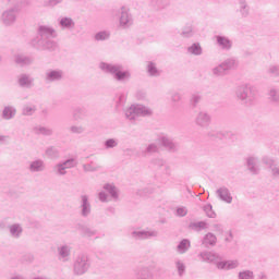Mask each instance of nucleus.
Returning a JSON list of instances; mask_svg holds the SVG:
<instances>
[{
  "mask_svg": "<svg viewBox=\"0 0 279 279\" xmlns=\"http://www.w3.org/2000/svg\"><path fill=\"white\" fill-rule=\"evenodd\" d=\"M37 37L33 40L37 49L53 51L58 44L52 38H58V33L51 26L41 25L38 27Z\"/></svg>",
  "mask_w": 279,
  "mask_h": 279,
  "instance_id": "1",
  "label": "nucleus"
},
{
  "mask_svg": "<svg viewBox=\"0 0 279 279\" xmlns=\"http://www.w3.org/2000/svg\"><path fill=\"white\" fill-rule=\"evenodd\" d=\"M99 69L104 71V73L111 75L116 82H128L132 77V73L128 70L123 71V65L120 63L101 62Z\"/></svg>",
  "mask_w": 279,
  "mask_h": 279,
  "instance_id": "2",
  "label": "nucleus"
},
{
  "mask_svg": "<svg viewBox=\"0 0 279 279\" xmlns=\"http://www.w3.org/2000/svg\"><path fill=\"white\" fill-rule=\"evenodd\" d=\"M235 97L243 106H254V101H256V89L252 85H240L235 88Z\"/></svg>",
  "mask_w": 279,
  "mask_h": 279,
  "instance_id": "3",
  "label": "nucleus"
},
{
  "mask_svg": "<svg viewBox=\"0 0 279 279\" xmlns=\"http://www.w3.org/2000/svg\"><path fill=\"white\" fill-rule=\"evenodd\" d=\"M151 114H154V111L145 105H132L125 111V118L129 121H136L138 117H151Z\"/></svg>",
  "mask_w": 279,
  "mask_h": 279,
  "instance_id": "4",
  "label": "nucleus"
},
{
  "mask_svg": "<svg viewBox=\"0 0 279 279\" xmlns=\"http://www.w3.org/2000/svg\"><path fill=\"white\" fill-rule=\"evenodd\" d=\"M88 269H90V259L88 258V255L84 253L78 254L73 264L74 276H84Z\"/></svg>",
  "mask_w": 279,
  "mask_h": 279,
  "instance_id": "5",
  "label": "nucleus"
},
{
  "mask_svg": "<svg viewBox=\"0 0 279 279\" xmlns=\"http://www.w3.org/2000/svg\"><path fill=\"white\" fill-rule=\"evenodd\" d=\"M119 14V27H121V29H130V27L134 25V17L132 16L130 9L121 7Z\"/></svg>",
  "mask_w": 279,
  "mask_h": 279,
  "instance_id": "6",
  "label": "nucleus"
},
{
  "mask_svg": "<svg viewBox=\"0 0 279 279\" xmlns=\"http://www.w3.org/2000/svg\"><path fill=\"white\" fill-rule=\"evenodd\" d=\"M64 80V71L60 69H48L44 74V82L46 84H56V82H62Z\"/></svg>",
  "mask_w": 279,
  "mask_h": 279,
  "instance_id": "7",
  "label": "nucleus"
},
{
  "mask_svg": "<svg viewBox=\"0 0 279 279\" xmlns=\"http://www.w3.org/2000/svg\"><path fill=\"white\" fill-rule=\"evenodd\" d=\"M194 123L198 128H209L213 123V116L208 111H199L195 117Z\"/></svg>",
  "mask_w": 279,
  "mask_h": 279,
  "instance_id": "8",
  "label": "nucleus"
},
{
  "mask_svg": "<svg viewBox=\"0 0 279 279\" xmlns=\"http://www.w3.org/2000/svg\"><path fill=\"white\" fill-rule=\"evenodd\" d=\"M16 14H19V10L16 8L9 9L2 13L1 21L3 25L10 27V25H14L16 22Z\"/></svg>",
  "mask_w": 279,
  "mask_h": 279,
  "instance_id": "9",
  "label": "nucleus"
},
{
  "mask_svg": "<svg viewBox=\"0 0 279 279\" xmlns=\"http://www.w3.org/2000/svg\"><path fill=\"white\" fill-rule=\"evenodd\" d=\"M158 143H160V145H162L165 149L171 151L172 154L178 150V144H175V142H173V138H171L169 135H159Z\"/></svg>",
  "mask_w": 279,
  "mask_h": 279,
  "instance_id": "10",
  "label": "nucleus"
},
{
  "mask_svg": "<svg viewBox=\"0 0 279 279\" xmlns=\"http://www.w3.org/2000/svg\"><path fill=\"white\" fill-rule=\"evenodd\" d=\"M156 236H158V231L156 230H141L131 232V238H133L135 241H145L147 239H155Z\"/></svg>",
  "mask_w": 279,
  "mask_h": 279,
  "instance_id": "11",
  "label": "nucleus"
},
{
  "mask_svg": "<svg viewBox=\"0 0 279 279\" xmlns=\"http://www.w3.org/2000/svg\"><path fill=\"white\" fill-rule=\"evenodd\" d=\"M28 171L29 173H43L47 169V165H45V160L35 159L28 162Z\"/></svg>",
  "mask_w": 279,
  "mask_h": 279,
  "instance_id": "12",
  "label": "nucleus"
},
{
  "mask_svg": "<svg viewBox=\"0 0 279 279\" xmlns=\"http://www.w3.org/2000/svg\"><path fill=\"white\" fill-rule=\"evenodd\" d=\"M58 259L61 263H69L71 260V245L63 244L57 248Z\"/></svg>",
  "mask_w": 279,
  "mask_h": 279,
  "instance_id": "13",
  "label": "nucleus"
},
{
  "mask_svg": "<svg viewBox=\"0 0 279 279\" xmlns=\"http://www.w3.org/2000/svg\"><path fill=\"white\" fill-rule=\"evenodd\" d=\"M262 161L264 165L269 167L274 178H279V167H278V161L271 157H263Z\"/></svg>",
  "mask_w": 279,
  "mask_h": 279,
  "instance_id": "14",
  "label": "nucleus"
},
{
  "mask_svg": "<svg viewBox=\"0 0 279 279\" xmlns=\"http://www.w3.org/2000/svg\"><path fill=\"white\" fill-rule=\"evenodd\" d=\"M216 195L221 202H225L226 204H232V194L228 187L221 186L216 191Z\"/></svg>",
  "mask_w": 279,
  "mask_h": 279,
  "instance_id": "15",
  "label": "nucleus"
},
{
  "mask_svg": "<svg viewBox=\"0 0 279 279\" xmlns=\"http://www.w3.org/2000/svg\"><path fill=\"white\" fill-rule=\"evenodd\" d=\"M135 279H154V271L147 266H142L136 269Z\"/></svg>",
  "mask_w": 279,
  "mask_h": 279,
  "instance_id": "16",
  "label": "nucleus"
},
{
  "mask_svg": "<svg viewBox=\"0 0 279 279\" xmlns=\"http://www.w3.org/2000/svg\"><path fill=\"white\" fill-rule=\"evenodd\" d=\"M93 213L90 202L88 201V195H81V215L83 217H88Z\"/></svg>",
  "mask_w": 279,
  "mask_h": 279,
  "instance_id": "17",
  "label": "nucleus"
},
{
  "mask_svg": "<svg viewBox=\"0 0 279 279\" xmlns=\"http://www.w3.org/2000/svg\"><path fill=\"white\" fill-rule=\"evenodd\" d=\"M198 257L201 260H203V263H214L216 265L219 263V255L210 251L201 252Z\"/></svg>",
  "mask_w": 279,
  "mask_h": 279,
  "instance_id": "18",
  "label": "nucleus"
},
{
  "mask_svg": "<svg viewBox=\"0 0 279 279\" xmlns=\"http://www.w3.org/2000/svg\"><path fill=\"white\" fill-rule=\"evenodd\" d=\"M216 43L222 51H230V49H232V40L223 35H217Z\"/></svg>",
  "mask_w": 279,
  "mask_h": 279,
  "instance_id": "19",
  "label": "nucleus"
},
{
  "mask_svg": "<svg viewBox=\"0 0 279 279\" xmlns=\"http://www.w3.org/2000/svg\"><path fill=\"white\" fill-rule=\"evenodd\" d=\"M17 84L21 86V88H33L34 77H32L29 74H20Z\"/></svg>",
  "mask_w": 279,
  "mask_h": 279,
  "instance_id": "20",
  "label": "nucleus"
},
{
  "mask_svg": "<svg viewBox=\"0 0 279 279\" xmlns=\"http://www.w3.org/2000/svg\"><path fill=\"white\" fill-rule=\"evenodd\" d=\"M246 166L248 171L253 174V175H258L260 169L258 168V158L256 157H248L246 159Z\"/></svg>",
  "mask_w": 279,
  "mask_h": 279,
  "instance_id": "21",
  "label": "nucleus"
},
{
  "mask_svg": "<svg viewBox=\"0 0 279 279\" xmlns=\"http://www.w3.org/2000/svg\"><path fill=\"white\" fill-rule=\"evenodd\" d=\"M59 26L61 29H68L69 32L75 29V21L69 16H63L59 20Z\"/></svg>",
  "mask_w": 279,
  "mask_h": 279,
  "instance_id": "22",
  "label": "nucleus"
},
{
  "mask_svg": "<svg viewBox=\"0 0 279 279\" xmlns=\"http://www.w3.org/2000/svg\"><path fill=\"white\" fill-rule=\"evenodd\" d=\"M218 269H225L229 271L230 269H236L239 267V260H223V262H218L217 263Z\"/></svg>",
  "mask_w": 279,
  "mask_h": 279,
  "instance_id": "23",
  "label": "nucleus"
},
{
  "mask_svg": "<svg viewBox=\"0 0 279 279\" xmlns=\"http://www.w3.org/2000/svg\"><path fill=\"white\" fill-rule=\"evenodd\" d=\"M9 232L12 239H21V235L23 234V226H21V223L10 225Z\"/></svg>",
  "mask_w": 279,
  "mask_h": 279,
  "instance_id": "24",
  "label": "nucleus"
},
{
  "mask_svg": "<svg viewBox=\"0 0 279 279\" xmlns=\"http://www.w3.org/2000/svg\"><path fill=\"white\" fill-rule=\"evenodd\" d=\"M14 62L17 63L19 66H29V64L34 62V58L24 54H16L14 57Z\"/></svg>",
  "mask_w": 279,
  "mask_h": 279,
  "instance_id": "25",
  "label": "nucleus"
},
{
  "mask_svg": "<svg viewBox=\"0 0 279 279\" xmlns=\"http://www.w3.org/2000/svg\"><path fill=\"white\" fill-rule=\"evenodd\" d=\"M268 100L275 106H279V87L272 86L268 89Z\"/></svg>",
  "mask_w": 279,
  "mask_h": 279,
  "instance_id": "26",
  "label": "nucleus"
},
{
  "mask_svg": "<svg viewBox=\"0 0 279 279\" xmlns=\"http://www.w3.org/2000/svg\"><path fill=\"white\" fill-rule=\"evenodd\" d=\"M16 117V108L12 106H5L2 110V119L10 121Z\"/></svg>",
  "mask_w": 279,
  "mask_h": 279,
  "instance_id": "27",
  "label": "nucleus"
},
{
  "mask_svg": "<svg viewBox=\"0 0 279 279\" xmlns=\"http://www.w3.org/2000/svg\"><path fill=\"white\" fill-rule=\"evenodd\" d=\"M202 244L205 247H215V245H217V235H215L214 233L208 232L203 238Z\"/></svg>",
  "mask_w": 279,
  "mask_h": 279,
  "instance_id": "28",
  "label": "nucleus"
},
{
  "mask_svg": "<svg viewBox=\"0 0 279 279\" xmlns=\"http://www.w3.org/2000/svg\"><path fill=\"white\" fill-rule=\"evenodd\" d=\"M78 230L81 232V235L84 236L85 239H93V236H96L97 234V230L88 226H80Z\"/></svg>",
  "mask_w": 279,
  "mask_h": 279,
  "instance_id": "29",
  "label": "nucleus"
},
{
  "mask_svg": "<svg viewBox=\"0 0 279 279\" xmlns=\"http://www.w3.org/2000/svg\"><path fill=\"white\" fill-rule=\"evenodd\" d=\"M104 189L110 195L113 202L119 201V190L117 189V186H114V184L107 183L104 185Z\"/></svg>",
  "mask_w": 279,
  "mask_h": 279,
  "instance_id": "30",
  "label": "nucleus"
},
{
  "mask_svg": "<svg viewBox=\"0 0 279 279\" xmlns=\"http://www.w3.org/2000/svg\"><path fill=\"white\" fill-rule=\"evenodd\" d=\"M187 250H191V240L189 239L181 240L177 246V252L179 254H186Z\"/></svg>",
  "mask_w": 279,
  "mask_h": 279,
  "instance_id": "31",
  "label": "nucleus"
},
{
  "mask_svg": "<svg viewBox=\"0 0 279 279\" xmlns=\"http://www.w3.org/2000/svg\"><path fill=\"white\" fill-rule=\"evenodd\" d=\"M221 64L226 71H232V69H236V66H239V61L234 58H229L225 60Z\"/></svg>",
  "mask_w": 279,
  "mask_h": 279,
  "instance_id": "32",
  "label": "nucleus"
},
{
  "mask_svg": "<svg viewBox=\"0 0 279 279\" xmlns=\"http://www.w3.org/2000/svg\"><path fill=\"white\" fill-rule=\"evenodd\" d=\"M190 230H194V232H202V230H206L208 225L205 221L191 222L189 225Z\"/></svg>",
  "mask_w": 279,
  "mask_h": 279,
  "instance_id": "33",
  "label": "nucleus"
},
{
  "mask_svg": "<svg viewBox=\"0 0 279 279\" xmlns=\"http://www.w3.org/2000/svg\"><path fill=\"white\" fill-rule=\"evenodd\" d=\"M46 156H48L50 160H58V158H60V150L54 146H50L46 149Z\"/></svg>",
  "mask_w": 279,
  "mask_h": 279,
  "instance_id": "34",
  "label": "nucleus"
},
{
  "mask_svg": "<svg viewBox=\"0 0 279 279\" xmlns=\"http://www.w3.org/2000/svg\"><path fill=\"white\" fill-rule=\"evenodd\" d=\"M187 53L192 56H202L203 49L199 43H194L192 46L187 47Z\"/></svg>",
  "mask_w": 279,
  "mask_h": 279,
  "instance_id": "35",
  "label": "nucleus"
},
{
  "mask_svg": "<svg viewBox=\"0 0 279 279\" xmlns=\"http://www.w3.org/2000/svg\"><path fill=\"white\" fill-rule=\"evenodd\" d=\"M34 132L35 134H43V136H51L53 134V130L46 126H35Z\"/></svg>",
  "mask_w": 279,
  "mask_h": 279,
  "instance_id": "36",
  "label": "nucleus"
},
{
  "mask_svg": "<svg viewBox=\"0 0 279 279\" xmlns=\"http://www.w3.org/2000/svg\"><path fill=\"white\" fill-rule=\"evenodd\" d=\"M94 38H95V40H97V43L104 41V40H110V32L109 31H100L95 34Z\"/></svg>",
  "mask_w": 279,
  "mask_h": 279,
  "instance_id": "37",
  "label": "nucleus"
},
{
  "mask_svg": "<svg viewBox=\"0 0 279 279\" xmlns=\"http://www.w3.org/2000/svg\"><path fill=\"white\" fill-rule=\"evenodd\" d=\"M147 71L151 77H158L160 75L158 68H156V63L151 61H149L147 64Z\"/></svg>",
  "mask_w": 279,
  "mask_h": 279,
  "instance_id": "38",
  "label": "nucleus"
},
{
  "mask_svg": "<svg viewBox=\"0 0 279 279\" xmlns=\"http://www.w3.org/2000/svg\"><path fill=\"white\" fill-rule=\"evenodd\" d=\"M240 13L244 19L250 16V5H247V1L240 0Z\"/></svg>",
  "mask_w": 279,
  "mask_h": 279,
  "instance_id": "39",
  "label": "nucleus"
},
{
  "mask_svg": "<svg viewBox=\"0 0 279 279\" xmlns=\"http://www.w3.org/2000/svg\"><path fill=\"white\" fill-rule=\"evenodd\" d=\"M72 118L74 121H82L84 119V109L76 107L73 109Z\"/></svg>",
  "mask_w": 279,
  "mask_h": 279,
  "instance_id": "40",
  "label": "nucleus"
},
{
  "mask_svg": "<svg viewBox=\"0 0 279 279\" xmlns=\"http://www.w3.org/2000/svg\"><path fill=\"white\" fill-rule=\"evenodd\" d=\"M160 151V147L156 143L148 144L146 149L144 150L145 155L158 154Z\"/></svg>",
  "mask_w": 279,
  "mask_h": 279,
  "instance_id": "41",
  "label": "nucleus"
},
{
  "mask_svg": "<svg viewBox=\"0 0 279 279\" xmlns=\"http://www.w3.org/2000/svg\"><path fill=\"white\" fill-rule=\"evenodd\" d=\"M36 112V105H25L22 109V114L24 117H32Z\"/></svg>",
  "mask_w": 279,
  "mask_h": 279,
  "instance_id": "42",
  "label": "nucleus"
},
{
  "mask_svg": "<svg viewBox=\"0 0 279 279\" xmlns=\"http://www.w3.org/2000/svg\"><path fill=\"white\" fill-rule=\"evenodd\" d=\"M238 279H255L254 271L246 269L238 274Z\"/></svg>",
  "mask_w": 279,
  "mask_h": 279,
  "instance_id": "43",
  "label": "nucleus"
},
{
  "mask_svg": "<svg viewBox=\"0 0 279 279\" xmlns=\"http://www.w3.org/2000/svg\"><path fill=\"white\" fill-rule=\"evenodd\" d=\"M194 35L195 31L193 29L192 25L185 26L181 33V36H183V38H193Z\"/></svg>",
  "mask_w": 279,
  "mask_h": 279,
  "instance_id": "44",
  "label": "nucleus"
},
{
  "mask_svg": "<svg viewBox=\"0 0 279 279\" xmlns=\"http://www.w3.org/2000/svg\"><path fill=\"white\" fill-rule=\"evenodd\" d=\"M207 136L209 138H211L213 141L219 138L221 141V138L226 137V133L221 132V131H209L207 133Z\"/></svg>",
  "mask_w": 279,
  "mask_h": 279,
  "instance_id": "45",
  "label": "nucleus"
},
{
  "mask_svg": "<svg viewBox=\"0 0 279 279\" xmlns=\"http://www.w3.org/2000/svg\"><path fill=\"white\" fill-rule=\"evenodd\" d=\"M56 175H66V168L62 165V161L53 167Z\"/></svg>",
  "mask_w": 279,
  "mask_h": 279,
  "instance_id": "46",
  "label": "nucleus"
},
{
  "mask_svg": "<svg viewBox=\"0 0 279 279\" xmlns=\"http://www.w3.org/2000/svg\"><path fill=\"white\" fill-rule=\"evenodd\" d=\"M175 267H177V271L180 278H182V276H184V274H186V265H184L182 263V260H177L175 262Z\"/></svg>",
  "mask_w": 279,
  "mask_h": 279,
  "instance_id": "47",
  "label": "nucleus"
},
{
  "mask_svg": "<svg viewBox=\"0 0 279 279\" xmlns=\"http://www.w3.org/2000/svg\"><path fill=\"white\" fill-rule=\"evenodd\" d=\"M199 101H202V96L199 93H194L192 94L191 96V99H190V104L193 108H197V104H199Z\"/></svg>",
  "mask_w": 279,
  "mask_h": 279,
  "instance_id": "48",
  "label": "nucleus"
},
{
  "mask_svg": "<svg viewBox=\"0 0 279 279\" xmlns=\"http://www.w3.org/2000/svg\"><path fill=\"white\" fill-rule=\"evenodd\" d=\"M226 68H223V64L220 63L218 66L213 69V74L216 75L217 77H221L226 75Z\"/></svg>",
  "mask_w": 279,
  "mask_h": 279,
  "instance_id": "49",
  "label": "nucleus"
},
{
  "mask_svg": "<svg viewBox=\"0 0 279 279\" xmlns=\"http://www.w3.org/2000/svg\"><path fill=\"white\" fill-rule=\"evenodd\" d=\"M204 213L207 215V217H209V219H215V217H217V214L215 213V210H213L211 204H207L204 206Z\"/></svg>",
  "mask_w": 279,
  "mask_h": 279,
  "instance_id": "50",
  "label": "nucleus"
},
{
  "mask_svg": "<svg viewBox=\"0 0 279 279\" xmlns=\"http://www.w3.org/2000/svg\"><path fill=\"white\" fill-rule=\"evenodd\" d=\"M61 163L64 166L65 169H73L74 167H77V161L75 158H70L64 161H61Z\"/></svg>",
  "mask_w": 279,
  "mask_h": 279,
  "instance_id": "51",
  "label": "nucleus"
},
{
  "mask_svg": "<svg viewBox=\"0 0 279 279\" xmlns=\"http://www.w3.org/2000/svg\"><path fill=\"white\" fill-rule=\"evenodd\" d=\"M71 134H84L86 132V128L84 125H72L70 126Z\"/></svg>",
  "mask_w": 279,
  "mask_h": 279,
  "instance_id": "52",
  "label": "nucleus"
},
{
  "mask_svg": "<svg viewBox=\"0 0 279 279\" xmlns=\"http://www.w3.org/2000/svg\"><path fill=\"white\" fill-rule=\"evenodd\" d=\"M119 141L114 138H109L105 141V149H114V147H118Z\"/></svg>",
  "mask_w": 279,
  "mask_h": 279,
  "instance_id": "53",
  "label": "nucleus"
},
{
  "mask_svg": "<svg viewBox=\"0 0 279 279\" xmlns=\"http://www.w3.org/2000/svg\"><path fill=\"white\" fill-rule=\"evenodd\" d=\"M267 73L272 77H279V66L278 65H270L267 70Z\"/></svg>",
  "mask_w": 279,
  "mask_h": 279,
  "instance_id": "54",
  "label": "nucleus"
},
{
  "mask_svg": "<svg viewBox=\"0 0 279 279\" xmlns=\"http://www.w3.org/2000/svg\"><path fill=\"white\" fill-rule=\"evenodd\" d=\"M98 169H99V167H95V166H93V163L83 165V171H85V173L94 172V171H97Z\"/></svg>",
  "mask_w": 279,
  "mask_h": 279,
  "instance_id": "55",
  "label": "nucleus"
},
{
  "mask_svg": "<svg viewBox=\"0 0 279 279\" xmlns=\"http://www.w3.org/2000/svg\"><path fill=\"white\" fill-rule=\"evenodd\" d=\"M166 162L167 161H165V159H162V158H155V159H153L154 167H158V168L165 167Z\"/></svg>",
  "mask_w": 279,
  "mask_h": 279,
  "instance_id": "56",
  "label": "nucleus"
},
{
  "mask_svg": "<svg viewBox=\"0 0 279 279\" xmlns=\"http://www.w3.org/2000/svg\"><path fill=\"white\" fill-rule=\"evenodd\" d=\"M63 0H48L46 2V5H48V8H56V5H60V3H62Z\"/></svg>",
  "mask_w": 279,
  "mask_h": 279,
  "instance_id": "57",
  "label": "nucleus"
},
{
  "mask_svg": "<svg viewBox=\"0 0 279 279\" xmlns=\"http://www.w3.org/2000/svg\"><path fill=\"white\" fill-rule=\"evenodd\" d=\"M187 213L186 207H179L177 209L178 217H186Z\"/></svg>",
  "mask_w": 279,
  "mask_h": 279,
  "instance_id": "58",
  "label": "nucleus"
},
{
  "mask_svg": "<svg viewBox=\"0 0 279 279\" xmlns=\"http://www.w3.org/2000/svg\"><path fill=\"white\" fill-rule=\"evenodd\" d=\"M182 100V95H180V93H174L171 96V101H173V104H178V101Z\"/></svg>",
  "mask_w": 279,
  "mask_h": 279,
  "instance_id": "59",
  "label": "nucleus"
},
{
  "mask_svg": "<svg viewBox=\"0 0 279 279\" xmlns=\"http://www.w3.org/2000/svg\"><path fill=\"white\" fill-rule=\"evenodd\" d=\"M225 241L226 243H232V241H234V234H232V231H228Z\"/></svg>",
  "mask_w": 279,
  "mask_h": 279,
  "instance_id": "60",
  "label": "nucleus"
},
{
  "mask_svg": "<svg viewBox=\"0 0 279 279\" xmlns=\"http://www.w3.org/2000/svg\"><path fill=\"white\" fill-rule=\"evenodd\" d=\"M98 198L100 199V202H108V194H106V192H100L98 194Z\"/></svg>",
  "mask_w": 279,
  "mask_h": 279,
  "instance_id": "61",
  "label": "nucleus"
},
{
  "mask_svg": "<svg viewBox=\"0 0 279 279\" xmlns=\"http://www.w3.org/2000/svg\"><path fill=\"white\" fill-rule=\"evenodd\" d=\"M167 5H169V2H165V3L157 2L156 3V7H157L158 10H165V8H167Z\"/></svg>",
  "mask_w": 279,
  "mask_h": 279,
  "instance_id": "62",
  "label": "nucleus"
},
{
  "mask_svg": "<svg viewBox=\"0 0 279 279\" xmlns=\"http://www.w3.org/2000/svg\"><path fill=\"white\" fill-rule=\"evenodd\" d=\"M8 138H10V136L0 134V145H4V143H8Z\"/></svg>",
  "mask_w": 279,
  "mask_h": 279,
  "instance_id": "63",
  "label": "nucleus"
},
{
  "mask_svg": "<svg viewBox=\"0 0 279 279\" xmlns=\"http://www.w3.org/2000/svg\"><path fill=\"white\" fill-rule=\"evenodd\" d=\"M257 279H269V277H268L267 274H265V272H259V274L257 275Z\"/></svg>",
  "mask_w": 279,
  "mask_h": 279,
  "instance_id": "64",
  "label": "nucleus"
}]
</instances>
